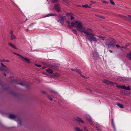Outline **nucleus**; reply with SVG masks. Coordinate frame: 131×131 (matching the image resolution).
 I'll return each instance as SVG.
<instances>
[{
  "instance_id": "obj_19",
  "label": "nucleus",
  "mask_w": 131,
  "mask_h": 131,
  "mask_svg": "<svg viewBox=\"0 0 131 131\" xmlns=\"http://www.w3.org/2000/svg\"><path fill=\"white\" fill-rule=\"evenodd\" d=\"M46 71L49 73L52 74L53 73V70L50 69H46Z\"/></svg>"
},
{
  "instance_id": "obj_29",
  "label": "nucleus",
  "mask_w": 131,
  "mask_h": 131,
  "mask_svg": "<svg viewBox=\"0 0 131 131\" xmlns=\"http://www.w3.org/2000/svg\"><path fill=\"white\" fill-rule=\"evenodd\" d=\"M53 75H54V76L56 77H58L60 75V74L57 73H53Z\"/></svg>"
},
{
  "instance_id": "obj_15",
  "label": "nucleus",
  "mask_w": 131,
  "mask_h": 131,
  "mask_svg": "<svg viewBox=\"0 0 131 131\" xmlns=\"http://www.w3.org/2000/svg\"><path fill=\"white\" fill-rule=\"evenodd\" d=\"M9 117L11 119H14L16 117V116L12 114H10L9 115Z\"/></svg>"
},
{
  "instance_id": "obj_44",
  "label": "nucleus",
  "mask_w": 131,
  "mask_h": 131,
  "mask_svg": "<svg viewBox=\"0 0 131 131\" xmlns=\"http://www.w3.org/2000/svg\"><path fill=\"white\" fill-rule=\"evenodd\" d=\"M10 34L11 35H13V31H11L10 32Z\"/></svg>"
},
{
  "instance_id": "obj_33",
  "label": "nucleus",
  "mask_w": 131,
  "mask_h": 131,
  "mask_svg": "<svg viewBox=\"0 0 131 131\" xmlns=\"http://www.w3.org/2000/svg\"><path fill=\"white\" fill-rule=\"evenodd\" d=\"M58 0H52V2L53 3H55L58 2Z\"/></svg>"
},
{
  "instance_id": "obj_42",
  "label": "nucleus",
  "mask_w": 131,
  "mask_h": 131,
  "mask_svg": "<svg viewBox=\"0 0 131 131\" xmlns=\"http://www.w3.org/2000/svg\"><path fill=\"white\" fill-rule=\"evenodd\" d=\"M87 89L88 90H89V91H90V92H92V91L90 90V89H89L88 88H87Z\"/></svg>"
},
{
  "instance_id": "obj_22",
  "label": "nucleus",
  "mask_w": 131,
  "mask_h": 131,
  "mask_svg": "<svg viewBox=\"0 0 131 131\" xmlns=\"http://www.w3.org/2000/svg\"><path fill=\"white\" fill-rule=\"evenodd\" d=\"M127 57L129 59L131 60V51L130 52L127 54Z\"/></svg>"
},
{
  "instance_id": "obj_5",
  "label": "nucleus",
  "mask_w": 131,
  "mask_h": 131,
  "mask_svg": "<svg viewBox=\"0 0 131 131\" xmlns=\"http://www.w3.org/2000/svg\"><path fill=\"white\" fill-rule=\"evenodd\" d=\"M14 53L18 56L21 57V59L22 60L24 61L27 63H30V60L29 59H27L26 58L24 57L23 56H21V55L17 54V53Z\"/></svg>"
},
{
  "instance_id": "obj_51",
  "label": "nucleus",
  "mask_w": 131,
  "mask_h": 131,
  "mask_svg": "<svg viewBox=\"0 0 131 131\" xmlns=\"http://www.w3.org/2000/svg\"><path fill=\"white\" fill-rule=\"evenodd\" d=\"M99 37L100 38H102V37L101 36H100V37Z\"/></svg>"
},
{
  "instance_id": "obj_30",
  "label": "nucleus",
  "mask_w": 131,
  "mask_h": 131,
  "mask_svg": "<svg viewBox=\"0 0 131 131\" xmlns=\"http://www.w3.org/2000/svg\"><path fill=\"white\" fill-rule=\"evenodd\" d=\"M112 124L113 127L114 128V131H116V128H115V124H114L113 121H112Z\"/></svg>"
},
{
  "instance_id": "obj_39",
  "label": "nucleus",
  "mask_w": 131,
  "mask_h": 131,
  "mask_svg": "<svg viewBox=\"0 0 131 131\" xmlns=\"http://www.w3.org/2000/svg\"><path fill=\"white\" fill-rule=\"evenodd\" d=\"M80 75L83 78H87L85 76H83L82 74H81Z\"/></svg>"
},
{
  "instance_id": "obj_24",
  "label": "nucleus",
  "mask_w": 131,
  "mask_h": 131,
  "mask_svg": "<svg viewBox=\"0 0 131 131\" xmlns=\"http://www.w3.org/2000/svg\"><path fill=\"white\" fill-rule=\"evenodd\" d=\"M75 130L76 131H83V130L80 129V128L78 127H75L74 128Z\"/></svg>"
},
{
  "instance_id": "obj_7",
  "label": "nucleus",
  "mask_w": 131,
  "mask_h": 131,
  "mask_svg": "<svg viewBox=\"0 0 131 131\" xmlns=\"http://www.w3.org/2000/svg\"><path fill=\"white\" fill-rule=\"evenodd\" d=\"M103 83L109 85H114V84H116L114 82H112L106 80H103Z\"/></svg>"
},
{
  "instance_id": "obj_4",
  "label": "nucleus",
  "mask_w": 131,
  "mask_h": 131,
  "mask_svg": "<svg viewBox=\"0 0 131 131\" xmlns=\"http://www.w3.org/2000/svg\"><path fill=\"white\" fill-rule=\"evenodd\" d=\"M1 66L4 67H0V70L1 71H5L6 72H7L6 73H8L9 74V73H10V72L9 69L7 68V67L5 66L2 63H1Z\"/></svg>"
},
{
  "instance_id": "obj_47",
  "label": "nucleus",
  "mask_w": 131,
  "mask_h": 131,
  "mask_svg": "<svg viewBox=\"0 0 131 131\" xmlns=\"http://www.w3.org/2000/svg\"><path fill=\"white\" fill-rule=\"evenodd\" d=\"M109 51L111 53H112L113 52V51L112 50H109Z\"/></svg>"
},
{
  "instance_id": "obj_8",
  "label": "nucleus",
  "mask_w": 131,
  "mask_h": 131,
  "mask_svg": "<svg viewBox=\"0 0 131 131\" xmlns=\"http://www.w3.org/2000/svg\"><path fill=\"white\" fill-rule=\"evenodd\" d=\"M54 8L58 12H60L61 11L60 7L58 4H55L54 6Z\"/></svg>"
},
{
  "instance_id": "obj_1",
  "label": "nucleus",
  "mask_w": 131,
  "mask_h": 131,
  "mask_svg": "<svg viewBox=\"0 0 131 131\" xmlns=\"http://www.w3.org/2000/svg\"><path fill=\"white\" fill-rule=\"evenodd\" d=\"M75 24L77 26V30L80 31L84 32L86 36V38L90 42L92 41L96 42L97 40L94 37V34L91 33L92 32V30L90 28H88L86 30L83 25L82 23L80 22L76 21Z\"/></svg>"
},
{
  "instance_id": "obj_25",
  "label": "nucleus",
  "mask_w": 131,
  "mask_h": 131,
  "mask_svg": "<svg viewBox=\"0 0 131 131\" xmlns=\"http://www.w3.org/2000/svg\"><path fill=\"white\" fill-rule=\"evenodd\" d=\"M75 71L79 73L80 75L82 74L81 71L78 69H76L75 70Z\"/></svg>"
},
{
  "instance_id": "obj_28",
  "label": "nucleus",
  "mask_w": 131,
  "mask_h": 131,
  "mask_svg": "<svg viewBox=\"0 0 131 131\" xmlns=\"http://www.w3.org/2000/svg\"><path fill=\"white\" fill-rule=\"evenodd\" d=\"M117 105L119 106L121 108H124V107L122 105L119 103H117Z\"/></svg>"
},
{
  "instance_id": "obj_21",
  "label": "nucleus",
  "mask_w": 131,
  "mask_h": 131,
  "mask_svg": "<svg viewBox=\"0 0 131 131\" xmlns=\"http://www.w3.org/2000/svg\"><path fill=\"white\" fill-rule=\"evenodd\" d=\"M96 129L98 131H101V127L100 126H99L97 125H96Z\"/></svg>"
},
{
  "instance_id": "obj_53",
  "label": "nucleus",
  "mask_w": 131,
  "mask_h": 131,
  "mask_svg": "<svg viewBox=\"0 0 131 131\" xmlns=\"http://www.w3.org/2000/svg\"><path fill=\"white\" fill-rule=\"evenodd\" d=\"M3 74H4V75H5V76H6V74L4 73Z\"/></svg>"
},
{
  "instance_id": "obj_41",
  "label": "nucleus",
  "mask_w": 131,
  "mask_h": 131,
  "mask_svg": "<svg viewBox=\"0 0 131 131\" xmlns=\"http://www.w3.org/2000/svg\"><path fill=\"white\" fill-rule=\"evenodd\" d=\"M115 46H116V47H117V48H119V47H120L118 45H115Z\"/></svg>"
},
{
  "instance_id": "obj_13",
  "label": "nucleus",
  "mask_w": 131,
  "mask_h": 131,
  "mask_svg": "<svg viewBox=\"0 0 131 131\" xmlns=\"http://www.w3.org/2000/svg\"><path fill=\"white\" fill-rule=\"evenodd\" d=\"M66 15L67 16H69L70 17H71V20H73L74 18V17L73 16H72L73 15V14L71 13H67L66 14Z\"/></svg>"
},
{
  "instance_id": "obj_20",
  "label": "nucleus",
  "mask_w": 131,
  "mask_h": 131,
  "mask_svg": "<svg viewBox=\"0 0 131 131\" xmlns=\"http://www.w3.org/2000/svg\"><path fill=\"white\" fill-rule=\"evenodd\" d=\"M56 14H53V13H51L50 14H48L46 15V17H48L50 16H56Z\"/></svg>"
},
{
  "instance_id": "obj_54",
  "label": "nucleus",
  "mask_w": 131,
  "mask_h": 131,
  "mask_svg": "<svg viewBox=\"0 0 131 131\" xmlns=\"http://www.w3.org/2000/svg\"><path fill=\"white\" fill-rule=\"evenodd\" d=\"M42 68L43 69H44L46 68V67H43Z\"/></svg>"
},
{
  "instance_id": "obj_3",
  "label": "nucleus",
  "mask_w": 131,
  "mask_h": 131,
  "mask_svg": "<svg viewBox=\"0 0 131 131\" xmlns=\"http://www.w3.org/2000/svg\"><path fill=\"white\" fill-rule=\"evenodd\" d=\"M58 18L57 19V21L59 22L62 25H63L64 20L66 19V16L59 15L58 16Z\"/></svg>"
},
{
  "instance_id": "obj_36",
  "label": "nucleus",
  "mask_w": 131,
  "mask_h": 131,
  "mask_svg": "<svg viewBox=\"0 0 131 131\" xmlns=\"http://www.w3.org/2000/svg\"><path fill=\"white\" fill-rule=\"evenodd\" d=\"M83 131H89L85 127L84 130H83Z\"/></svg>"
},
{
  "instance_id": "obj_14",
  "label": "nucleus",
  "mask_w": 131,
  "mask_h": 131,
  "mask_svg": "<svg viewBox=\"0 0 131 131\" xmlns=\"http://www.w3.org/2000/svg\"><path fill=\"white\" fill-rule=\"evenodd\" d=\"M8 44L10 46V47H12L13 48L16 49H18V48H16L15 46L13 44H12V43H8Z\"/></svg>"
},
{
  "instance_id": "obj_35",
  "label": "nucleus",
  "mask_w": 131,
  "mask_h": 131,
  "mask_svg": "<svg viewBox=\"0 0 131 131\" xmlns=\"http://www.w3.org/2000/svg\"><path fill=\"white\" fill-rule=\"evenodd\" d=\"M6 60L4 59H1L0 60V62H1L2 63V62H6Z\"/></svg>"
},
{
  "instance_id": "obj_11",
  "label": "nucleus",
  "mask_w": 131,
  "mask_h": 131,
  "mask_svg": "<svg viewBox=\"0 0 131 131\" xmlns=\"http://www.w3.org/2000/svg\"><path fill=\"white\" fill-rule=\"evenodd\" d=\"M130 45V43H128L126 44L125 46L120 47V49L122 50H123L122 48H124L126 50H128V48L127 47L129 46Z\"/></svg>"
},
{
  "instance_id": "obj_27",
  "label": "nucleus",
  "mask_w": 131,
  "mask_h": 131,
  "mask_svg": "<svg viewBox=\"0 0 131 131\" xmlns=\"http://www.w3.org/2000/svg\"><path fill=\"white\" fill-rule=\"evenodd\" d=\"M11 36V39L12 40L16 39V37L15 35H13Z\"/></svg>"
},
{
  "instance_id": "obj_6",
  "label": "nucleus",
  "mask_w": 131,
  "mask_h": 131,
  "mask_svg": "<svg viewBox=\"0 0 131 131\" xmlns=\"http://www.w3.org/2000/svg\"><path fill=\"white\" fill-rule=\"evenodd\" d=\"M16 83L17 84H19L22 86L25 85L26 87L27 88H28V85H27L26 83L24 82H21V81L19 80L18 81H16Z\"/></svg>"
},
{
  "instance_id": "obj_37",
  "label": "nucleus",
  "mask_w": 131,
  "mask_h": 131,
  "mask_svg": "<svg viewBox=\"0 0 131 131\" xmlns=\"http://www.w3.org/2000/svg\"><path fill=\"white\" fill-rule=\"evenodd\" d=\"M127 18H129L130 20H131V16L130 15L128 16V17H126Z\"/></svg>"
},
{
  "instance_id": "obj_17",
  "label": "nucleus",
  "mask_w": 131,
  "mask_h": 131,
  "mask_svg": "<svg viewBox=\"0 0 131 131\" xmlns=\"http://www.w3.org/2000/svg\"><path fill=\"white\" fill-rule=\"evenodd\" d=\"M124 81H130L131 80V78H130L124 77L122 79Z\"/></svg>"
},
{
  "instance_id": "obj_52",
  "label": "nucleus",
  "mask_w": 131,
  "mask_h": 131,
  "mask_svg": "<svg viewBox=\"0 0 131 131\" xmlns=\"http://www.w3.org/2000/svg\"><path fill=\"white\" fill-rule=\"evenodd\" d=\"M6 62H8L9 61L8 60H6Z\"/></svg>"
},
{
  "instance_id": "obj_46",
  "label": "nucleus",
  "mask_w": 131,
  "mask_h": 131,
  "mask_svg": "<svg viewBox=\"0 0 131 131\" xmlns=\"http://www.w3.org/2000/svg\"><path fill=\"white\" fill-rule=\"evenodd\" d=\"M88 120L90 121H91V119L90 118L89 119H88Z\"/></svg>"
},
{
  "instance_id": "obj_49",
  "label": "nucleus",
  "mask_w": 131,
  "mask_h": 131,
  "mask_svg": "<svg viewBox=\"0 0 131 131\" xmlns=\"http://www.w3.org/2000/svg\"><path fill=\"white\" fill-rule=\"evenodd\" d=\"M76 69H71V70H72V71H75V70Z\"/></svg>"
},
{
  "instance_id": "obj_31",
  "label": "nucleus",
  "mask_w": 131,
  "mask_h": 131,
  "mask_svg": "<svg viewBox=\"0 0 131 131\" xmlns=\"http://www.w3.org/2000/svg\"><path fill=\"white\" fill-rule=\"evenodd\" d=\"M52 96H50L49 95H48V99L51 101L52 100Z\"/></svg>"
},
{
  "instance_id": "obj_9",
  "label": "nucleus",
  "mask_w": 131,
  "mask_h": 131,
  "mask_svg": "<svg viewBox=\"0 0 131 131\" xmlns=\"http://www.w3.org/2000/svg\"><path fill=\"white\" fill-rule=\"evenodd\" d=\"M99 54L95 51H94L93 53V56L94 58L97 59L99 58Z\"/></svg>"
},
{
  "instance_id": "obj_34",
  "label": "nucleus",
  "mask_w": 131,
  "mask_h": 131,
  "mask_svg": "<svg viewBox=\"0 0 131 131\" xmlns=\"http://www.w3.org/2000/svg\"><path fill=\"white\" fill-rule=\"evenodd\" d=\"M72 31L75 34H77V31L75 29H73L72 30Z\"/></svg>"
},
{
  "instance_id": "obj_56",
  "label": "nucleus",
  "mask_w": 131,
  "mask_h": 131,
  "mask_svg": "<svg viewBox=\"0 0 131 131\" xmlns=\"http://www.w3.org/2000/svg\"><path fill=\"white\" fill-rule=\"evenodd\" d=\"M1 84V82L0 81V85Z\"/></svg>"
},
{
  "instance_id": "obj_43",
  "label": "nucleus",
  "mask_w": 131,
  "mask_h": 131,
  "mask_svg": "<svg viewBox=\"0 0 131 131\" xmlns=\"http://www.w3.org/2000/svg\"><path fill=\"white\" fill-rule=\"evenodd\" d=\"M42 92L43 94H45L46 93V92L45 91H42Z\"/></svg>"
},
{
  "instance_id": "obj_48",
  "label": "nucleus",
  "mask_w": 131,
  "mask_h": 131,
  "mask_svg": "<svg viewBox=\"0 0 131 131\" xmlns=\"http://www.w3.org/2000/svg\"><path fill=\"white\" fill-rule=\"evenodd\" d=\"M19 124L20 125V126H21V122L20 121H19Z\"/></svg>"
},
{
  "instance_id": "obj_18",
  "label": "nucleus",
  "mask_w": 131,
  "mask_h": 131,
  "mask_svg": "<svg viewBox=\"0 0 131 131\" xmlns=\"http://www.w3.org/2000/svg\"><path fill=\"white\" fill-rule=\"evenodd\" d=\"M123 88V89H124L125 90H129L130 89V88L129 85L127 87H126L125 85H124Z\"/></svg>"
},
{
  "instance_id": "obj_12",
  "label": "nucleus",
  "mask_w": 131,
  "mask_h": 131,
  "mask_svg": "<svg viewBox=\"0 0 131 131\" xmlns=\"http://www.w3.org/2000/svg\"><path fill=\"white\" fill-rule=\"evenodd\" d=\"M49 67L55 70H56L58 68V66H57L52 64H49Z\"/></svg>"
},
{
  "instance_id": "obj_16",
  "label": "nucleus",
  "mask_w": 131,
  "mask_h": 131,
  "mask_svg": "<svg viewBox=\"0 0 131 131\" xmlns=\"http://www.w3.org/2000/svg\"><path fill=\"white\" fill-rule=\"evenodd\" d=\"M76 21H75L74 23V22H72L71 24V25H70V24H68V26L70 27H74L75 26V25L76 26V29H77V26L75 24V22Z\"/></svg>"
},
{
  "instance_id": "obj_23",
  "label": "nucleus",
  "mask_w": 131,
  "mask_h": 131,
  "mask_svg": "<svg viewBox=\"0 0 131 131\" xmlns=\"http://www.w3.org/2000/svg\"><path fill=\"white\" fill-rule=\"evenodd\" d=\"M116 86L119 88H121L122 89H123L124 85H118L117 84H116Z\"/></svg>"
},
{
  "instance_id": "obj_40",
  "label": "nucleus",
  "mask_w": 131,
  "mask_h": 131,
  "mask_svg": "<svg viewBox=\"0 0 131 131\" xmlns=\"http://www.w3.org/2000/svg\"><path fill=\"white\" fill-rule=\"evenodd\" d=\"M99 17L101 18H102V19L104 18L102 16H99Z\"/></svg>"
},
{
  "instance_id": "obj_2",
  "label": "nucleus",
  "mask_w": 131,
  "mask_h": 131,
  "mask_svg": "<svg viewBox=\"0 0 131 131\" xmlns=\"http://www.w3.org/2000/svg\"><path fill=\"white\" fill-rule=\"evenodd\" d=\"M115 40L111 38L107 40L106 45L108 46V48H111L115 47Z\"/></svg>"
},
{
  "instance_id": "obj_10",
  "label": "nucleus",
  "mask_w": 131,
  "mask_h": 131,
  "mask_svg": "<svg viewBox=\"0 0 131 131\" xmlns=\"http://www.w3.org/2000/svg\"><path fill=\"white\" fill-rule=\"evenodd\" d=\"M73 121L74 122H80L82 123H84V121L82 120L81 118L78 117H76L73 119Z\"/></svg>"
},
{
  "instance_id": "obj_55",
  "label": "nucleus",
  "mask_w": 131,
  "mask_h": 131,
  "mask_svg": "<svg viewBox=\"0 0 131 131\" xmlns=\"http://www.w3.org/2000/svg\"><path fill=\"white\" fill-rule=\"evenodd\" d=\"M67 23H68V24H69V22H68V21H67Z\"/></svg>"
},
{
  "instance_id": "obj_45",
  "label": "nucleus",
  "mask_w": 131,
  "mask_h": 131,
  "mask_svg": "<svg viewBox=\"0 0 131 131\" xmlns=\"http://www.w3.org/2000/svg\"><path fill=\"white\" fill-rule=\"evenodd\" d=\"M103 3H108L106 1H103Z\"/></svg>"
},
{
  "instance_id": "obj_26",
  "label": "nucleus",
  "mask_w": 131,
  "mask_h": 131,
  "mask_svg": "<svg viewBox=\"0 0 131 131\" xmlns=\"http://www.w3.org/2000/svg\"><path fill=\"white\" fill-rule=\"evenodd\" d=\"M91 5H90V6H89V5L88 4L83 5H82V7H83L90 8V7Z\"/></svg>"
},
{
  "instance_id": "obj_38",
  "label": "nucleus",
  "mask_w": 131,
  "mask_h": 131,
  "mask_svg": "<svg viewBox=\"0 0 131 131\" xmlns=\"http://www.w3.org/2000/svg\"><path fill=\"white\" fill-rule=\"evenodd\" d=\"M35 65L36 66L38 67H41V66L39 64H36Z\"/></svg>"
},
{
  "instance_id": "obj_32",
  "label": "nucleus",
  "mask_w": 131,
  "mask_h": 131,
  "mask_svg": "<svg viewBox=\"0 0 131 131\" xmlns=\"http://www.w3.org/2000/svg\"><path fill=\"white\" fill-rule=\"evenodd\" d=\"M110 2L111 4L112 5H114L115 3L112 0H110Z\"/></svg>"
},
{
  "instance_id": "obj_50",
  "label": "nucleus",
  "mask_w": 131,
  "mask_h": 131,
  "mask_svg": "<svg viewBox=\"0 0 131 131\" xmlns=\"http://www.w3.org/2000/svg\"><path fill=\"white\" fill-rule=\"evenodd\" d=\"M81 5H78V6H77V7H81Z\"/></svg>"
}]
</instances>
